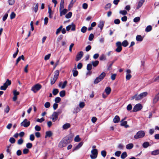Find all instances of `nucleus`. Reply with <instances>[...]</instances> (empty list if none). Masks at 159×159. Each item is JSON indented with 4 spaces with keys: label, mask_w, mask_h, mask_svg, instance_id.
<instances>
[{
    "label": "nucleus",
    "mask_w": 159,
    "mask_h": 159,
    "mask_svg": "<svg viewBox=\"0 0 159 159\" xmlns=\"http://www.w3.org/2000/svg\"><path fill=\"white\" fill-rule=\"evenodd\" d=\"M71 142V140L69 137H66L59 143L58 147L60 148H62L66 146L68 144L70 143Z\"/></svg>",
    "instance_id": "nucleus-1"
},
{
    "label": "nucleus",
    "mask_w": 159,
    "mask_h": 159,
    "mask_svg": "<svg viewBox=\"0 0 159 159\" xmlns=\"http://www.w3.org/2000/svg\"><path fill=\"white\" fill-rule=\"evenodd\" d=\"M148 94V93L144 92L142 93L139 95L137 94H135L134 96L130 98L131 100L135 99L136 101H139L141 99L143 98L146 97Z\"/></svg>",
    "instance_id": "nucleus-2"
},
{
    "label": "nucleus",
    "mask_w": 159,
    "mask_h": 159,
    "mask_svg": "<svg viewBox=\"0 0 159 159\" xmlns=\"http://www.w3.org/2000/svg\"><path fill=\"white\" fill-rule=\"evenodd\" d=\"M11 84V81L8 79H7L6 82L3 84V85L0 87V89L1 90H5L6 89L8 86L10 85Z\"/></svg>",
    "instance_id": "nucleus-3"
},
{
    "label": "nucleus",
    "mask_w": 159,
    "mask_h": 159,
    "mask_svg": "<svg viewBox=\"0 0 159 159\" xmlns=\"http://www.w3.org/2000/svg\"><path fill=\"white\" fill-rule=\"evenodd\" d=\"M59 74V71L58 70L55 71V74L53 78L51 80V84H53L57 80Z\"/></svg>",
    "instance_id": "nucleus-4"
},
{
    "label": "nucleus",
    "mask_w": 159,
    "mask_h": 159,
    "mask_svg": "<svg viewBox=\"0 0 159 159\" xmlns=\"http://www.w3.org/2000/svg\"><path fill=\"white\" fill-rule=\"evenodd\" d=\"M41 88L42 86L40 84H37L32 87L31 90L35 93L39 91Z\"/></svg>",
    "instance_id": "nucleus-5"
},
{
    "label": "nucleus",
    "mask_w": 159,
    "mask_h": 159,
    "mask_svg": "<svg viewBox=\"0 0 159 159\" xmlns=\"http://www.w3.org/2000/svg\"><path fill=\"white\" fill-rule=\"evenodd\" d=\"M145 135L144 132L143 131H139L137 132L134 138L135 139H138L143 137Z\"/></svg>",
    "instance_id": "nucleus-6"
},
{
    "label": "nucleus",
    "mask_w": 159,
    "mask_h": 159,
    "mask_svg": "<svg viewBox=\"0 0 159 159\" xmlns=\"http://www.w3.org/2000/svg\"><path fill=\"white\" fill-rule=\"evenodd\" d=\"M92 154L90 155V157L92 159H96L97 157L98 150L97 149H92L91 151Z\"/></svg>",
    "instance_id": "nucleus-7"
},
{
    "label": "nucleus",
    "mask_w": 159,
    "mask_h": 159,
    "mask_svg": "<svg viewBox=\"0 0 159 159\" xmlns=\"http://www.w3.org/2000/svg\"><path fill=\"white\" fill-rule=\"evenodd\" d=\"M143 108L142 105L140 103L136 104L134 107L133 111L136 112L140 110Z\"/></svg>",
    "instance_id": "nucleus-8"
},
{
    "label": "nucleus",
    "mask_w": 159,
    "mask_h": 159,
    "mask_svg": "<svg viewBox=\"0 0 159 159\" xmlns=\"http://www.w3.org/2000/svg\"><path fill=\"white\" fill-rule=\"evenodd\" d=\"M116 45L117 48L116 49V51L117 52H120L122 50V48L121 47L122 44L121 42L119 41L117 42L116 43Z\"/></svg>",
    "instance_id": "nucleus-9"
},
{
    "label": "nucleus",
    "mask_w": 159,
    "mask_h": 159,
    "mask_svg": "<svg viewBox=\"0 0 159 159\" xmlns=\"http://www.w3.org/2000/svg\"><path fill=\"white\" fill-rule=\"evenodd\" d=\"M75 25L73 23H72L71 25H69L66 27V30L69 31L70 29L72 31H75Z\"/></svg>",
    "instance_id": "nucleus-10"
},
{
    "label": "nucleus",
    "mask_w": 159,
    "mask_h": 159,
    "mask_svg": "<svg viewBox=\"0 0 159 159\" xmlns=\"http://www.w3.org/2000/svg\"><path fill=\"white\" fill-rule=\"evenodd\" d=\"M30 124V122L29 121H28L27 120L25 119L22 122L20 123L21 126H23L25 127H27L29 126Z\"/></svg>",
    "instance_id": "nucleus-11"
},
{
    "label": "nucleus",
    "mask_w": 159,
    "mask_h": 159,
    "mask_svg": "<svg viewBox=\"0 0 159 159\" xmlns=\"http://www.w3.org/2000/svg\"><path fill=\"white\" fill-rule=\"evenodd\" d=\"M83 55V52L82 51H80L78 52L76 57L75 61H78L80 60L82 57Z\"/></svg>",
    "instance_id": "nucleus-12"
},
{
    "label": "nucleus",
    "mask_w": 159,
    "mask_h": 159,
    "mask_svg": "<svg viewBox=\"0 0 159 159\" xmlns=\"http://www.w3.org/2000/svg\"><path fill=\"white\" fill-rule=\"evenodd\" d=\"M125 119V118H124L121 120L120 121V125L121 126H125V128H127L129 127V125H127V121H123Z\"/></svg>",
    "instance_id": "nucleus-13"
},
{
    "label": "nucleus",
    "mask_w": 159,
    "mask_h": 159,
    "mask_svg": "<svg viewBox=\"0 0 159 159\" xmlns=\"http://www.w3.org/2000/svg\"><path fill=\"white\" fill-rule=\"evenodd\" d=\"M58 116L56 112H54L53 113L52 115V119L53 122H55L57 120Z\"/></svg>",
    "instance_id": "nucleus-14"
},
{
    "label": "nucleus",
    "mask_w": 159,
    "mask_h": 159,
    "mask_svg": "<svg viewBox=\"0 0 159 159\" xmlns=\"http://www.w3.org/2000/svg\"><path fill=\"white\" fill-rule=\"evenodd\" d=\"M67 84V81H64L63 84L62 82H60L59 83L58 86L60 87H61V89H63L65 88Z\"/></svg>",
    "instance_id": "nucleus-15"
},
{
    "label": "nucleus",
    "mask_w": 159,
    "mask_h": 159,
    "mask_svg": "<svg viewBox=\"0 0 159 159\" xmlns=\"http://www.w3.org/2000/svg\"><path fill=\"white\" fill-rule=\"evenodd\" d=\"M76 66H75L73 70H72L73 76L74 77H76L78 75V71L76 70Z\"/></svg>",
    "instance_id": "nucleus-16"
},
{
    "label": "nucleus",
    "mask_w": 159,
    "mask_h": 159,
    "mask_svg": "<svg viewBox=\"0 0 159 159\" xmlns=\"http://www.w3.org/2000/svg\"><path fill=\"white\" fill-rule=\"evenodd\" d=\"M145 2V0H140L138 3V5L136 7V9H139L143 5V4Z\"/></svg>",
    "instance_id": "nucleus-17"
},
{
    "label": "nucleus",
    "mask_w": 159,
    "mask_h": 159,
    "mask_svg": "<svg viewBox=\"0 0 159 159\" xmlns=\"http://www.w3.org/2000/svg\"><path fill=\"white\" fill-rule=\"evenodd\" d=\"M83 143L80 142V143L73 149V151L77 150L80 148L83 145Z\"/></svg>",
    "instance_id": "nucleus-18"
},
{
    "label": "nucleus",
    "mask_w": 159,
    "mask_h": 159,
    "mask_svg": "<svg viewBox=\"0 0 159 159\" xmlns=\"http://www.w3.org/2000/svg\"><path fill=\"white\" fill-rule=\"evenodd\" d=\"M120 118L118 116H116L113 119V121L115 123H118L120 121Z\"/></svg>",
    "instance_id": "nucleus-19"
},
{
    "label": "nucleus",
    "mask_w": 159,
    "mask_h": 159,
    "mask_svg": "<svg viewBox=\"0 0 159 159\" xmlns=\"http://www.w3.org/2000/svg\"><path fill=\"white\" fill-rule=\"evenodd\" d=\"M64 0H61L60 3L59 11L61 10L62 9L64 8Z\"/></svg>",
    "instance_id": "nucleus-20"
},
{
    "label": "nucleus",
    "mask_w": 159,
    "mask_h": 159,
    "mask_svg": "<svg viewBox=\"0 0 159 159\" xmlns=\"http://www.w3.org/2000/svg\"><path fill=\"white\" fill-rule=\"evenodd\" d=\"M60 16H62V15H65L67 12V10L66 9H64L60 11Z\"/></svg>",
    "instance_id": "nucleus-21"
},
{
    "label": "nucleus",
    "mask_w": 159,
    "mask_h": 159,
    "mask_svg": "<svg viewBox=\"0 0 159 159\" xmlns=\"http://www.w3.org/2000/svg\"><path fill=\"white\" fill-rule=\"evenodd\" d=\"M52 132L51 131H46V132L45 138H46L48 137H50L52 135Z\"/></svg>",
    "instance_id": "nucleus-22"
},
{
    "label": "nucleus",
    "mask_w": 159,
    "mask_h": 159,
    "mask_svg": "<svg viewBox=\"0 0 159 159\" xmlns=\"http://www.w3.org/2000/svg\"><path fill=\"white\" fill-rule=\"evenodd\" d=\"M111 91V88L109 87H107L106 88L105 90V91L107 95H108L110 93Z\"/></svg>",
    "instance_id": "nucleus-23"
},
{
    "label": "nucleus",
    "mask_w": 159,
    "mask_h": 159,
    "mask_svg": "<svg viewBox=\"0 0 159 159\" xmlns=\"http://www.w3.org/2000/svg\"><path fill=\"white\" fill-rule=\"evenodd\" d=\"M150 146L149 143L148 142H144L142 144L143 147L144 148H147Z\"/></svg>",
    "instance_id": "nucleus-24"
},
{
    "label": "nucleus",
    "mask_w": 159,
    "mask_h": 159,
    "mask_svg": "<svg viewBox=\"0 0 159 159\" xmlns=\"http://www.w3.org/2000/svg\"><path fill=\"white\" fill-rule=\"evenodd\" d=\"M151 154L154 156L159 154V149H157L152 151L151 152Z\"/></svg>",
    "instance_id": "nucleus-25"
},
{
    "label": "nucleus",
    "mask_w": 159,
    "mask_h": 159,
    "mask_svg": "<svg viewBox=\"0 0 159 159\" xmlns=\"http://www.w3.org/2000/svg\"><path fill=\"white\" fill-rule=\"evenodd\" d=\"M106 76V73L104 72H102L98 77V78L102 80Z\"/></svg>",
    "instance_id": "nucleus-26"
},
{
    "label": "nucleus",
    "mask_w": 159,
    "mask_h": 159,
    "mask_svg": "<svg viewBox=\"0 0 159 159\" xmlns=\"http://www.w3.org/2000/svg\"><path fill=\"white\" fill-rule=\"evenodd\" d=\"M70 127V125L69 123H66L63 125L62 128L64 129H68Z\"/></svg>",
    "instance_id": "nucleus-27"
},
{
    "label": "nucleus",
    "mask_w": 159,
    "mask_h": 159,
    "mask_svg": "<svg viewBox=\"0 0 159 159\" xmlns=\"http://www.w3.org/2000/svg\"><path fill=\"white\" fill-rule=\"evenodd\" d=\"M104 22L103 21H101L98 25V27L100 28L101 30H102L104 25Z\"/></svg>",
    "instance_id": "nucleus-28"
},
{
    "label": "nucleus",
    "mask_w": 159,
    "mask_h": 159,
    "mask_svg": "<svg viewBox=\"0 0 159 159\" xmlns=\"http://www.w3.org/2000/svg\"><path fill=\"white\" fill-rule=\"evenodd\" d=\"M134 147V145L132 143H130L127 144L126 145V148L127 149H130Z\"/></svg>",
    "instance_id": "nucleus-29"
},
{
    "label": "nucleus",
    "mask_w": 159,
    "mask_h": 159,
    "mask_svg": "<svg viewBox=\"0 0 159 159\" xmlns=\"http://www.w3.org/2000/svg\"><path fill=\"white\" fill-rule=\"evenodd\" d=\"M143 38L140 35H138L136 36V39L138 41L141 42L143 40Z\"/></svg>",
    "instance_id": "nucleus-30"
},
{
    "label": "nucleus",
    "mask_w": 159,
    "mask_h": 159,
    "mask_svg": "<svg viewBox=\"0 0 159 159\" xmlns=\"http://www.w3.org/2000/svg\"><path fill=\"white\" fill-rule=\"evenodd\" d=\"M159 100V97L156 95L153 99V103L154 104L156 103Z\"/></svg>",
    "instance_id": "nucleus-31"
},
{
    "label": "nucleus",
    "mask_w": 159,
    "mask_h": 159,
    "mask_svg": "<svg viewBox=\"0 0 159 159\" xmlns=\"http://www.w3.org/2000/svg\"><path fill=\"white\" fill-rule=\"evenodd\" d=\"M127 156V153L126 152H123L121 155L120 157L122 159H124Z\"/></svg>",
    "instance_id": "nucleus-32"
},
{
    "label": "nucleus",
    "mask_w": 159,
    "mask_h": 159,
    "mask_svg": "<svg viewBox=\"0 0 159 159\" xmlns=\"http://www.w3.org/2000/svg\"><path fill=\"white\" fill-rule=\"evenodd\" d=\"M92 64L94 67H96L98 65L99 61H92Z\"/></svg>",
    "instance_id": "nucleus-33"
},
{
    "label": "nucleus",
    "mask_w": 159,
    "mask_h": 159,
    "mask_svg": "<svg viewBox=\"0 0 159 159\" xmlns=\"http://www.w3.org/2000/svg\"><path fill=\"white\" fill-rule=\"evenodd\" d=\"M152 29V27L151 25H149L147 26L145 29V31L147 32H149L151 31Z\"/></svg>",
    "instance_id": "nucleus-34"
},
{
    "label": "nucleus",
    "mask_w": 159,
    "mask_h": 159,
    "mask_svg": "<svg viewBox=\"0 0 159 159\" xmlns=\"http://www.w3.org/2000/svg\"><path fill=\"white\" fill-rule=\"evenodd\" d=\"M121 44L123 46L126 47L128 45V43L126 40H125L122 42Z\"/></svg>",
    "instance_id": "nucleus-35"
},
{
    "label": "nucleus",
    "mask_w": 159,
    "mask_h": 159,
    "mask_svg": "<svg viewBox=\"0 0 159 159\" xmlns=\"http://www.w3.org/2000/svg\"><path fill=\"white\" fill-rule=\"evenodd\" d=\"M66 94V92L65 90H62L60 92L59 95L60 97H63Z\"/></svg>",
    "instance_id": "nucleus-36"
},
{
    "label": "nucleus",
    "mask_w": 159,
    "mask_h": 159,
    "mask_svg": "<svg viewBox=\"0 0 159 159\" xmlns=\"http://www.w3.org/2000/svg\"><path fill=\"white\" fill-rule=\"evenodd\" d=\"M58 92H59L58 90L56 89H54L52 91V93H53V95H56L57 94V93H58Z\"/></svg>",
    "instance_id": "nucleus-37"
},
{
    "label": "nucleus",
    "mask_w": 159,
    "mask_h": 159,
    "mask_svg": "<svg viewBox=\"0 0 159 159\" xmlns=\"http://www.w3.org/2000/svg\"><path fill=\"white\" fill-rule=\"evenodd\" d=\"M62 26L61 25L60 27L57 30L56 34H58L61 31V30L62 28Z\"/></svg>",
    "instance_id": "nucleus-38"
},
{
    "label": "nucleus",
    "mask_w": 159,
    "mask_h": 159,
    "mask_svg": "<svg viewBox=\"0 0 159 159\" xmlns=\"http://www.w3.org/2000/svg\"><path fill=\"white\" fill-rule=\"evenodd\" d=\"M80 111V109L78 107H76L74 109L73 111L74 113H77Z\"/></svg>",
    "instance_id": "nucleus-39"
},
{
    "label": "nucleus",
    "mask_w": 159,
    "mask_h": 159,
    "mask_svg": "<svg viewBox=\"0 0 159 159\" xmlns=\"http://www.w3.org/2000/svg\"><path fill=\"white\" fill-rule=\"evenodd\" d=\"M72 15V13L71 12H69L66 15L65 17L67 19L70 18Z\"/></svg>",
    "instance_id": "nucleus-40"
},
{
    "label": "nucleus",
    "mask_w": 159,
    "mask_h": 159,
    "mask_svg": "<svg viewBox=\"0 0 159 159\" xmlns=\"http://www.w3.org/2000/svg\"><path fill=\"white\" fill-rule=\"evenodd\" d=\"M101 81L102 80L99 79L98 77H97L95 79V80H94V84H97Z\"/></svg>",
    "instance_id": "nucleus-41"
},
{
    "label": "nucleus",
    "mask_w": 159,
    "mask_h": 159,
    "mask_svg": "<svg viewBox=\"0 0 159 159\" xmlns=\"http://www.w3.org/2000/svg\"><path fill=\"white\" fill-rule=\"evenodd\" d=\"M81 140L80 138L78 135H77L74 139V141L76 142H79Z\"/></svg>",
    "instance_id": "nucleus-42"
},
{
    "label": "nucleus",
    "mask_w": 159,
    "mask_h": 159,
    "mask_svg": "<svg viewBox=\"0 0 159 159\" xmlns=\"http://www.w3.org/2000/svg\"><path fill=\"white\" fill-rule=\"evenodd\" d=\"M111 3H108L107 4L105 7V9L107 10L108 9L110 8L111 6Z\"/></svg>",
    "instance_id": "nucleus-43"
},
{
    "label": "nucleus",
    "mask_w": 159,
    "mask_h": 159,
    "mask_svg": "<svg viewBox=\"0 0 159 159\" xmlns=\"http://www.w3.org/2000/svg\"><path fill=\"white\" fill-rule=\"evenodd\" d=\"M39 7L38 3H36L35 6L34 8V9L35 13H36L38 10Z\"/></svg>",
    "instance_id": "nucleus-44"
},
{
    "label": "nucleus",
    "mask_w": 159,
    "mask_h": 159,
    "mask_svg": "<svg viewBox=\"0 0 159 159\" xmlns=\"http://www.w3.org/2000/svg\"><path fill=\"white\" fill-rule=\"evenodd\" d=\"M120 13L123 15H125L127 14V12L126 10H120Z\"/></svg>",
    "instance_id": "nucleus-45"
},
{
    "label": "nucleus",
    "mask_w": 159,
    "mask_h": 159,
    "mask_svg": "<svg viewBox=\"0 0 159 159\" xmlns=\"http://www.w3.org/2000/svg\"><path fill=\"white\" fill-rule=\"evenodd\" d=\"M92 66L91 64H89L87 65V69L88 70L90 71L92 69Z\"/></svg>",
    "instance_id": "nucleus-46"
},
{
    "label": "nucleus",
    "mask_w": 159,
    "mask_h": 159,
    "mask_svg": "<svg viewBox=\"0 0 159 159\" xmlns=\"http://www.w3.org/2000/svg\"><path fill=\"white\" fill-rule=\"evenodd\" d=\"M87 29V28L86 27L83 26L81 28V31L83 33H84L86 32Z\"/></svg>",
    "instance_id": "nucleus-47"
},
{
    "label": "nucleus",
    "mask_w": 159,
    "mask_h": 159,
    "mask_svg": "<svg viewBox=\"0 0 159 159\" xmlns=\"http://www.w3.org/2000/svg\"><path fill=\"white\" fill-rule=\"evenodd\" d=\"M140 20V18L139 17H135L133 20V21L135 23H137Z\"/></svg>",
    "instance_id": "nucleus-48"
},
{
    "label": "nucleus",
    "mask_w": 159,
    "mask_h": 159,
    "mask_svg": "<svg viewBox=\"0 0 159 159\" xmlns=\"http://www.w3.org/2000/svg\"><path fill=\"white\" fill-rule=\"evenodd\" d=\"M101 154L103 157H105L107 155V152L105 150H102L101 152Z\"/></svg>",
    "instance_id": "nucleus-49"
},
{
    "label": "nucleus",
    "mask_w": 159,
    "mask_h": 159,
    "mask_svg": "<svg viewBox=\"0 0 159 159\" xmlns=\"http://www.w3.org/2000/svg\"><path fill=\"white\" fill-rule=\"evenodd\" d=\"M61 101V98L59 97H57L55 99V102L56 103H59Z\"/></svg>",
    "instance_id": "nucleus-50"
},
{
    "label": "nucleus",
    "mask_w": 159,
    "mask_h": 159,
    "mask_svg": "<svg viewBox=\"0 0 159 159\" xmlns=\"http://www.w3.org/2000/svg\"><path fill=\"white\" fill-rule=\"evenodd\" d=\"M15 16L16 14L14 12H12L10 15V19H12L15 18Z\"/></svg>",
    "instance_id": "nucleus-51"
},
{
    "label": "nucleus",
    "mask_w": 159,
    "mask_h": 159,
    "mask_svg": "<svg viewBox=\"0 0 159 159\" xmlns=\"http://www.w3.org/2000/svg\"><path fill=\"white\" fill-rule=\"evenodd\" d=\"M23 140L22 138L19 139L17 141V143L19 145H21L23 143Z\"/></svg>",
    "instance_id": "nucleus-52"
},
{
    "label": "nucleus",
    "mask_w": 159,
    "mask_h": 159,
    "mask_svg": "<svg viewBox=\"0 0 159 159\" xmlns=\"http://www.w3.org/2000/svg\"><path fill=\"white\" fill-rule=\"evenodd\" d=\"M100 60L101 61L105 60L106 59V57L105 55L104 54H102L100 56L99 58Z\"/></svg>",
    "instance_id": "nucleus-53"
},
{
    "label": "nucleus",
    "mask_w": 159,
    "mask_h": 159,
    "mask_svg": "<svg viewBox=\"0 0 159 159\" xmlns=\"http://www.w3.org/2000/svg\"><path fill=\"white\" fill-rule=\"evenodd\" d=\"M9 141L11 143H15L16 140L14 138L11 137L9 139Z\"/></svg>",
    "instance_id": "nucleus-54"
},
{
    "label": "nucleus",
    "mask_w": 159,
    "mask_h": 159,
    "mask_svg": "<svg viewBox=\"0 0 159 159\" xmlns=\"http://www.w3.org/2000/svg\"><path fill=\"white\" fill-rule=\"evenodd\" d=\"M50 106V104L49 102H46L44 104V107L46 108H49Z\"/></svg>",
    "instance_id": "nucleus-55"
},
{
    "label": "nucleus",
    "mask_w": 159,
    "mask_h": 159,
    "mask_svg": "<svg viewBox=\"0 0 159 159\" xmlns=\"http://www.w3.org/2000/svg\"><path fill=\"white\" fill-rule=\"evenodd\" d=\"M26 147L28 148H31L32 147V144L31 143H28L26 144Z\"/></svg>",
    "instance_id": "nucleus-56"
},
{
    "label": "nucleus",
    "mask_w": 159,
    "mask_h": 159,
    "mask_svg": "<svg viewBox=\"0 0 159 159\" xmlns=\"http://www.w3.org/2000/svg\"><path fill=\"white\" fill-rule=\"evenodd\" d=\"M85 103L84 102H80L79 106L81 108H83L85 106Z\"/></svg>",
    "instance_id": "nucleus-57"
},
{
    "label": "nucleus",
    "mask_w": 159,
    "mask_h": 159,
    "mask_svg": "<svg viewBox=\"0 0 159 159\" xmlns=\"http://www.w3.org/2000/svg\"><path fill=\"white\" fill-rule=\"evenodd\" d=\"M35 129L37 131H40L41 129V127L38 125H36L34 127Z\"/></svg>",
    "instance_id": "nucleus-58"
},
{
    "label": "nucleus",
    "mask_w": 159,
    "mask_h": 159,
    "mask_svg": "<svg viewBox=\"0 0 159 159\" xmlns=\"http://www.w3.org/2000/svg\"><path fill=\"white\" fill-rule=\"evenodd\" d=\"M121 153V152L120 151H118L115 152V155L116 156L119 157L120 156V155Z\"/></svg>",
    "instance_id": "nucleus-59"
},
{
    "label": "nucleus",
    "mask_w": 159,
    "mask_h": 159,
    "mask_svg": "<svg viewBox=\"0 0 159 159\" xmlns=\"http://www.w3.org/2000/svg\"><path fill=\"white\" fill-rule=\"evenodd\" d=\"M93 34H91L89 37V41H92L93 39Z\"/></svg>",
    "instance_id": "nucleus-60"
},
{
    "label": "nucleus",
    "mask_w": 159,
    "mask_h": 159,
    "mask_svg": "<svg viewBox=\"0 0 159 159\" xmlns=\"http://www.w3.org/2000/svg\"><path fill=\"white\" fill-rule=\"evenodd\" d=\"M19 52V49L18 48H17L16 52L13 54V57L14 58H15L16 57Z\"/></svg>",
    "instance_id": "nucleus-61"
},
{
    "label": "nucleus",
    "mask_w": 159,
    "mask_h": 159,
    "mask_svg": "<svg viewBox=\"0 0 159 159\" xmlns=\"http://www.w3.org/2000/svg\"><path fill=\"white\" fill-rule=\"evenodd\" d=\"M50 56H51L50 53L46 55L44 57V60H48L49 59Z\"/></svg>",
    "instance_id": "nucleus-62"
},
{
    "label": "nucleus",
    "mask_w": 159,
    "mask_h": 159,
    "mask_svg": "<svg viewBox=\"0 0 159 159\" xmlns=\"http://www.w3.org/2000/svg\"><path fill=\"white\" fill-rule=\"evenodd\" d=\"M29 150L27 148H25L23 150V153L24 154H26L28 153L29 152Z\"/></svg>",
    "instance_id": "nucleus-63"
},
{
    "label": "nucleus",
    "mask_w": 159,
    "mask_h": 159,
    "mask_svg": "<svg viewBox=\"0 0 159 159\" xmlns=\"http://www.w3.org/2000/svg\"><path fill=\"white\" fill-rule=\"evenodd\" d=\"M91 48V47L90 45L87 46L85 48V50L86 52H88Z\"/></svg>",
    "instance_id": "nucleus-64"
}]
</instances>
